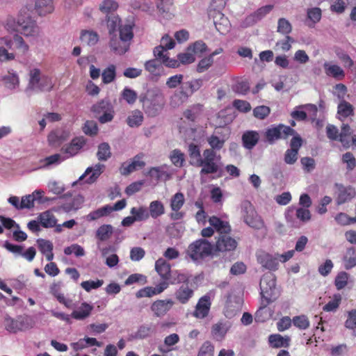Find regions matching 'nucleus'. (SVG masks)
<instances>
[{
	"label": "nucleus",
	"instance_id": "f257e3e1",
	"mask_svg": "<svg viewBox=\"0 0 356 356\" xmlns=\"http://www.w3.org/2000/svg\"><path fill=\"white\" fill-rule=\"evenodd\" d=\"M190 158V164L195 167H201V175L214 174L219 170L218 165L215 162L216 152L211 149H206L201 156L200 149L197 145L190 143L188 147Z\"/></svg>",
	"mask_w": 356,
	"mask_h": 356
},
{
	"label": "nucleus",
	"instance_id": "f03ea898",
	"mask_svg": "<svg viewBox=\"0 0 356 356\" xmlns=\"http://www.w3.org/2000/svg\"><path fill=\"white\" fill-rule=\"evenodd\" d=\"M109 33L111 49L118 55L125 54L129 49L130 42L134 36L132 26L129 24L121 26L119 29V36L114 31H110Z\"/></svg>",
	"mask_w": 356,
	"mask_h": 356
},
{
	"label": "nucleus",
	"instance_id": "7ed1b4c3",
	"mask_svg": "<svg viewBox=\"0 0 356 356\" xmlns=\"http://www.w3.org/2000/svg\"><path fill=\"white\" fill-rule=\"evenodd\" d=\"M29 76V82L24 89V92L29 97L34 93L50 91L54 87L52 79L49 76H42L38 68L31 69Z\"/></svg>",
	"mask_w": 356,
	"mask_h": 356
},
{
	"label": "nucleus",
	"instance_id": "20e7f679",
	"mask_svg": "<svg viewBox=\"0 0 356 356\" xmlns=\"http://www.w3.org/2000/svg\"><path fill=\"white\" fill-rule=\"evenodd\" d=\"M140 101L143 104L145 112L149 116H156L163 108L165 104V97L159 89H154L149 92L148 96H141Z\"/></svg>",
	"mask_w": 356,
	"mask_h": 356
},
{
	"label": "nucleus",
	"instance_id": "39448f33",
	"mask_svg": "<svg viewBox=\"0 0 356 356\" xmlns=\"http://www.w3.org/2000/svg\"><path fill=\"white\" fill-rule=\"evenodd\" d=\"M212 251V244L204 238H200L188 245L186 253L193 261H200L211 255Z\"/></svg>",
	"mask_w": 356,
	"mask_h": 356
},
{
	"label": "nucleus",
	"instance_id": "423d86ee",
	"mask_svg": "<svg viewBox=\"0 0 356 356\" xmlns=\"http://www.w3.org/2000/svg\"><path fill=\"white\" fill-rule=\"evenodd\" d=\"M175 42L168 35H165L161 40V44L154 49V55L156 58H160L163 64L168 67H177L179 66L177 60L170 58L168 56L167 51L174 48Z\"/></svg>",
	"mask_w": 356,
	"mask_h": 356
},
{
	"label": "nucleus",
	"instance_id": "0eeeda50",
	"mask_svg": "<svg viewBox=\"0 0 356 356\" xmlns=\"http://www.w3.org/2000/svg\"><path fill=\"white\" fill-rule=\"evenodd\" d=\"M260 290L262 298L267 304L270 303L277 298V294L275 288V277L271 273L263 275L260 281Z\"/></svg>",
	"mask_w": 356,
	"mask_h": 356
},
{
	"label": "nucleus",
	"instance_id": "6e6552de",
	"mask_svg": "<svg viewBox=\"0 0 356 356\" xmlns=\"http://www.w3.org/2000/svg\"><path fill=\"white\" fill-rule=\"evenodd\" d=\"M296 134V131L290 127L280 124L266 129L265 137L268 143L273 144L277 140L286 139L288 137L291 136L293 137Z\"/></svg>",
	"mask_w": 356,
	"mask_h": 356
},
{
	"label": "nucleus",
	"instance_id": "1a4fd4ad",
	"mask_svg": "<svg viewBox=\"0 0 356 356\" xmlns=\"http://www.w3.org/2000/svg\"><path fill=\"white\" fill-rule=\"evenodd\" d=\"M242 216L244 222L250 227L260 229L264 226V221L258 216L254 207L250 202H244L242 204Z\"/></svg>",
	"mask_w": 356,
	"mask_h": 356
},
{
	"label": "nucleus",
	"instance_id": "9d476101",
	"mask_svg": "<svg viewBox=\"0 0 356 356\" xmlns=\"http://www.w3.org/2000/svg\"><path fill=\"white\" fill-rule=\"evenodd\" d=\"M17 24L21 29L22 33L25 36L38 37L40 35V28L36 22L30 16L20 15L18 17Z\"/></svg>",
	"mask_w": 356,
	"mask_h": 356
},
{
	"label": "nucleus",
	"instance_id": "9b49d317",
	"mask_svg": "<svg viewBox=\"0 0 356 356\" xmlns=\"http://www.w3.org/2000/svg\"><path fill=\"white\" fill-rule=\"evenodd\" d=\"M302 138L298 135L294 136L290 143V149H288L284 154V162L287 164L292 165L298 159V151L302 146Z\"/></svg>",
	"mask_w": 356,
	"mask_h": 356
},
{
	"label": "nucleus",
	"instance_id": "f8f14e48",
	"mask_svg": "<svg viewBox=\"0 0 356 356\" xmlns=\"http://www.w3.org/2000/svg\"><path fill=\"white\" fill-rule=\"evenodd\" d=\"M257 259L262 267L270 270H276L278 268V258L275 254H270L264 251H259L257 253Z\"/></svg>",
	"mask_w": 356,
	"mask_h": 356
},
{
	"label": "nucleus",
	"instance_id": "ddd939ff",
	"mask_svg": "<svg viewBox=\"0 0 356 356\" xmlns=\"http://www.w3.org/2000/svg\"><path fill=\"white\" fill-rule=\"evenodd\" d=\"M237 241L229 235H220L216 242V250L221 252L234 251L237 247Z\"/></svg>",
	"mask_w": 356,
	"mask_h": 356
},
{
	"label": "nucleus",
	"instance_id": "4468645a",
	"mask_svg": "<svg viewBox=\"0 0 356 356\" xmlns=\"http://www.w3.org/2000/svg\"><path fill=\"white\" fill-rule=\"evenodd\" d=\"M337 204L350 201L356 195L355 190L351 186H345L341 184H335Z\"/></svg>",
	"mask_w": 356,
	"mask_h": 356
},
{
	"label": "nucleus",
	"instance_id": "2eb2a0df",
	"mask_svg": "<svg viewBox=\"0 0 356 356\" xmlns=\"http://www.w3.org/2000/svg\"><path fill=\"white\" fill-rule=\"evenodd\" d=\"M229 138L228 131L226 133L223 131H216L212 135L207 139L210 149L213 151L221 149Z\"/></svg>",
	"mask_w": 356,
	"mask_h": 356
},
{
	"label": "nucleus",
	"instance_id": "dca6fc26",
	"mask_svg": "<svg viewBox=\"0 0 356 356\" xmlns=\"http://www.w3.org/2000/svg\"><path fill=\"white\" fill-rule=\"evenodd\" d=\"M174 304L172 299L157 300L152 304L150 309L155 316L162 317L172 309Z\"/></svg>",
	"mask_w": 356,
	"mask_h": 356
},
{
	"label": "nucleus",
	"instance_id": "f3484780",
	"mask_svg": "<svg viewBox=\"0 0 356 356\" xmlns=\"http://www.w3.org/2000/svg\"><path fill=\"white\" fill-rule=\"evenodd\" d=\"M211 305L209 296L205 295L198 300L195 309L193 312V316L197 318H204L209 314Z\"/></svg>",
	"mask_w": 356,
	"mask_h": 356
},
{
	"label": "nucleus",
	"instance_id": "a211bd4d",
	"mask_svg": "<svg viewBox=\"0 0 356 356\" xmlns=\"http://www.w3.org/2000/svg\"><path fill=\"white\" fill-rule=\"evenodd\" d=\"M231 327V323L228 321H218L214 323L211 329V334L216 341H222Z\"/></svg>",
	"mask_w": 356,
	"mask_h": 356
},
{
	"label": "nucleus",
	"instance_id": "6ab92c4d",
	"mask_svg": "<svg viewBox=\"0 0 356 356\" xmlns=\"http://www.w3.org/2000/svg\"><path fill=\"white\" fill-rule=\"evenodd\" d=\"M1 81L4 87L10 90H17L20 85L19 76L13 70H8L7 74L1 77Z\"/></svg>",
	"mask_w": 356,
	"mask_h": 356
},
{
	"label": "nucleus",
	"instance_id": "aec40b11",
	"mask_svg": "<svg viewBox=\"0 0 356 356\" xmlns=\"http://www.w3.org/2000/svg\"><path fill=\"white\" fill-rule=\"evenodd\" d=\"M84 145L85 140L83 138H75L69 145L63 147L61 151L67 155L65 159L72 157L77 154Z\"/></svg>",
	"mask_w": 356,
	"mask_h": 356
},
{
	"label": "nucleus",
	"instance_id": "412c9836",
	"mask_svg": "<svg viewBox=\"0 0 356 356\" xmlns=\"http://www.w3.org/2000/svg\"><path fill=\"white\" fill-rule=\"evenodd\" d=\"M142 156L136 155L129 163H123L120 168V173L122 175H128L134 171L143 168L145 163L141 160Z\"/></svg>",
	"mask_w": 356,
	"mask_h": 356
},
{
	"label": "nucleus",
	"instance_id": "4be33fe9",
	"mask_svg": "<svg viewBox=\"0 0 356 356\" xmlns=\"http://www.w3.org/2000/svg\"><path fill=\"white\" fill-rule=\"evenodd\" d=\"M70 137V133L65 130H56L50 133L48 136V141L50 145L54 147L60 146Z\"/></svg>",
	"mask_w": 356,
	"mask_h": 356
},
{
	"label": "nucleus",
	"instance_id": "5701e85b",
	"mask_svg": "<svg viewBox=\"0 0 356 356\" xmlns=\"http://www.w3.org/2000/svg\"><path fill=\"white\" fill-rule=\"evenodd\" d=\"M92 310L93 306L84 302H82L76 309L72 312L71 317L78 321H82L88 318Z\"/></svg>",
	"mask_w": 356,
	"mask_h": 356
},
{
	"label": "nucleus",
	"instance_id": "b1692460",
	"mask_svg": "<svg viewBox=\"0 0 356 356\" xmlns=\"http://www.w3.org/2000/svg\"><path fill=\"white\" fill-rule=\"evenodd\" d=\"M34 8L40 16H45L54 10L53 0H35Z\"/></svg>",
	"mask_w": 356,
	"mask_h": 356
},
{
	"label": "nucleus",
	"instance_id": "393cba45",
	"mask_svg": "<svg viewBox=\"0 0 356 356\" xmlns=\"http://www.w3.org/2000/svg\"><path fill=\"white\" fill-rule=\"evenodd\" d=\"M213 23L216 30L221 34L227 33L230 28V23L227 17L222 13L217 12L213 17Z\"/></svg>",
	"mask_w": 356,
	"mask_h": 356
},
{
	"label": "nucleus",
	"instance_id": "a878e982",
	"mask_svg": "<svg viewBox=\"0 0 356 356\" xmlns=\"http://www.w3.org/2000/svg\"><path fill=\"white\" fill-rule=\"evenodd\" d=\"M170 264L163 258H159L156 261L155 270L163 280H168L170 279Z\"/></svg>",
	"mask_w": 356,
	"mask_h": 356
},
{
	"label": "nucleus",
	"instance_id": "bb28decb",
	"mask_svg": "<svg viewBox=\"0 0 356 356\" xmlns=\"http://www.w3.org/2000/svg\"><path fill=\"white\" fill-rule=\"evenodd\" d=\"M193 290L187 284L181 285L175 293V298L181 304H186L193 296Z\"/></svg>",
	"mask_w": 356,
	"mask_h": 356
},
{
	"label": "nucleus",
	"instance_id": "cd10ccee",
	"mask_svg": "<svg viewBox=\"0 0 356 356\" xmlns=\"http://www.w3.org/2000/svg\"><path fill=\"white\" fill-rule=\"evenodd\" d=\"M156 332V325L152 323L143 324L140 325L134 333V338L136 339H144L150 337Z\"/></svg>",
	"mask_w": 356,
	"mask_h": 356
},
{
	"label": "nucleus",
	"instance_id": "c85d7f7f",
	"mask_svg": "<svg viewBox=\"0 0 356 356\" xmlns=\"http://www.w3.org/2000/svg\"><path fill=\"white\" fill-rule=\"evenodd\" d=\"M104 168V165L100 163L96 164L94 167H88L85 173L80 177L79 179H82L83 177L90 175L86 182L89 184L93 183L102 173Z\"/></svg>",
	"mask_w": 356,
	"mask_h": 356
},
{
	"label": "nucleus",
	"instance_id": "c756f323",
	"mask_svg": "<svg viewBox=\"0 0 356 356\" xmlns=\"http://www.w3.org/2000/svg\"><path fill=\"white\" fill-rule=\"evenodd\" d=\"M259 139V133L256 131H245L242 136L243 146L248 149H252L258 143Z\"/></svg>",
	"mask_w": 356,
	"mask_h": 356
},
{
	"label": "nucleus",
	"instance_id": "7c9ffc66",
	"mask_svg": "<svg viewBox=\"0 0 356 356\" xmlns=\"http://www.w3.org/2000/svg\"><path fill=\"white\" fill-rule=\"evenodd\" d=\"M190 94L188 92L180 87L179 91H176L170 97V104L172 107L176 108L186 102Z\"/></svg>",
	"mask_w": 356,
	"mask_h": 356
},
{
	"label": "nucleus",
	"instance_id": "2f4dec72",
	"mask_svg": "<svg viewBox=\"0 0 356 356\" xmlns=\"http://www.w3.org/2000/svg\"><path fill=\"white\" fill-rule=\"evenodd\" d=\"M209 224L213 227L220 234H227L230 232L231 227L227 222L221 220L216 216H212L209 219Z\"/></svg>",
	"mask_w": 356,
	"mask_h": 356
},
{
	"label": "nucleus",
	"instance_id": "473e14b6",
	"mask_svg": "<svg viewBox=\"0 0 356 356\" xmlns=\"http://www.w3.org/2000/svg\"><path fill=\"white\" fill-rule=\"evenodd\" d=\"M353 112L354 108L350 103L346 100H341L339 102L337 106V115L339 120H343V119L353 115Z\"/></svg>",
	"mask_w": 356,
	"mask_h": 356
},
{
	"label": "nucleus",
	"instance_id": "72a5a7b5",
	"mask_svg": "<svg viewBox=\"0 0 356 356\" xmlns=\"http://www.w3.org/2000/svg\"><path fill=\"white\" fill-rule=\"evenodd\" d=\"M37 243L39 248L40 251L45 255L46 259L51 261L54 259L53 254V244L51 241L44 240L42 238H39L37 240Z\"/></svg>",
	"mask_w": 356,
	"mask_h": 356
},
{
	"label": "nucleus",
	"instance_id": "f704fd0d",
	"mask_svg": "<svg viewBox=\"0 0 356 356\" xmlns=\"http://www.w3.org/2000/svg\"><path fill=\"white\" fill-rule=\"evenodd\" d=\"M38 220L40 224L45 228L54 227L56 225L57 220L54 215L49 211H46L41 213Z\"/></svg>",
	"mask_w": 356,
	"mask_h": 356
},
{
	"label": "nucleus",
	"instance_id": "c9c22d12",
	"mask_svg": "<svg viewBox=\"0 0 356 356\" xmlns=\"http://www.w3.org/2000/svg\"><path fill=\"white\" fill-rule=\"evenodd\" d=\"M323 67L327 76H332L337 79H341L345 76L343 69L337 65L325 63Z\"/></svg>",
	"mask_w": 356,
	"mask_h": 356
},
{
	"label": "nucleus",
	"instance_id": "e433bc0d",
	"mask_svg": "<svg viewBox=\"0 0 356 356\" xmlns=\"http://www.w3.org/2000/svg\"><path fill=\"white\" fill-rule=\"evenodd\" d=\"M268 304L262 302L261 306L255 314V321L257 322H265L270 319L273 316V311L267 307Z\"/></svg>",
	"mask_w": 356,
	"mask_h": 356
},
{
	"label": "nucleus",
	"instance_id": "4c0bfd02",
	"mask_svg": "<svg viewBox=\"0 0 356 356\" xmlns=\"http://www.w3.org/2000/svg\"><path fill=\"white\" fill-rule=\"evenodd\" d=\"M80 39L81 42L87 45H95L99 40L98 34L91 30H83L81 33Z\"/></svg>",
	"mask_w": 356,
	"mask_h": 356
},
{
	"label": "nucleus",
	"instance_id": "58836bf2",
	"mask_svg": "<svg viewBox=\"0 0 356 356\" xmlns=\"http://www.w3.org/2000/svg\"><path fill=\"white\" fill-rule=\"evenodd\" d=\"M166 165L151 168L149 170V175L156 180L164 179L168 180L170 178V175L166 171Z\"/></svg>",
	"mask_w": 356,
	"mask_h": 356
},
{
	"label": "nucleus",
	"instance_id": "ea45409f",
	"mask_svg": "<svg viewBox=\"0 0 356 356\" xmlns=\"http://www.w3.org/2000/svg\"><path fill=\"white\" fill-rule=\"evenodd\" d=\"M143 115L139 110L132 111L127 118V123L130 127H138L142 124Z\"/></svg>",
	"mask_w": 356,
	"mask_h": 356
},
{
	"label": "nucleus",
	"instance_id": "a19ab883",
	"mask_svg": "<svg viewBox=\"0 0 356 356\" xmlns=\"http://www.w3.org/2000/svg\"><path fill=\"white\" fill-rule=\"evenodd\" d=\"M149 214L152 218L156 219L165 213L163 204L159 200H154L150 202L149 206Z\"/></svg>",
	"mask_w": 356,
	"mask_h": 356
},
{
	"label": "nucleus",
	"instance_id": "79ce46f5",
	"mask_svg": "<svg viewBox=\"0 0 356 356\" xmlns=\"http://www.w3.org/2000/svg\"><path fill=\"white\" fill-rule=\"evenodd\" d=\"M113 211L112 207L106 205L102 208H99L94 211L90 212L86 218L89 221L97 220L103 216H106Z\"/></svg>",
	"mask_w": 356,
	"mask_h": 356
},
{
	"label": "nucleus",
	"instance_id": "37998d69",
	"mask_svg": "<svg viewBox=\"0 0 356 356\" xmlns=\"http://www.w3.org/2000/svg\"><path fill=\"white\" fill-rule=\"evenodd\" d=\"M161 63H163L162 60L160 58H156V59L147 61L145 63V67L152 74L159 76L162 68Z\"/></svg>",
	"mask_w": 356,
	"mask_h": 356
},
{
	"label": "nucleus",
	"instance_id": "c03bdc74",
	"mask_svg": "<svg viewBox=\"0 0 356 356\" xmlns=\"http://www.w3.org/2000/svg\"><path fill=\"white\" fill-rule=\"evenodd\" d=\"M65 157H63L60 154H55L40 160L41 165L40 168H47L53 165H58L64 161Z\"/></svg>",
	"mask_w": 356,
	"mask_h": 356
},
{
	"label": "nucleus",
	"instance_id": "a18cd8bd",
	"mask_svg": "<svg viewBox=\"0 0 356 356\" xmlns=\"http://www.w3.org/2000/svg\"><path fill=\"white\" fill-rule=\"evenodd\" d=\"M269 343L274 348L288 347L290 339L283 337L280 334H271L268 338Z\"/></svg>",
	"mask_w": 356,
	"mask_h": 356
},
{
	"label": "nucleus",
	"instance_id": "49530a36",
	"mask_svg": "<svg viewBox=\"0 0 356 356\" xmlns=\"http://www.w3.org/2000/svg\"><path fill=\"white\" fill-rule=\"evenodd\" d=\"M174 165L178 168L184 166L185 163V154L179 149H173L169 156Z\"/></svg>",
	"mask_w": 356,
	"mask_h": 356
},
{
	"label": "nucleus",
	"instance_id": "de8ad7c7",
	"mask_svg": "<svg viewBox=\"0 0 356 356\" xmlns=\"http://www.w3.org/2000/svg\"><path fill=\"white\" fill-rule=\"evenodd\" d=\"M130 213L136 221L146 220L149 217L147 209L144 207H133L130 211Z\"/></svg>",
	"mask_w": 356,
	"mask_h": 356
},
{
	"label": "nucleus",
	"instance_id": "09e8293b",
	"mask_svg": "<svg viewBox=\"0 0 356 356\" xmlns=\"http://www.w3.org/2000/svg\"><path fill=\"white\" fill-rule=\"evenodd\" d=\"M97 156L99 161H106L111 156V147L108 143H102L98 146Z\"/></svg>",
	"mask_w": 356,
	"mask_h": 356
},
{
	"label": "nucleus",
	"instance_id": "8fccbe9b",
	"mask_svg": "<svg viewBox=\"0 0 356 356\" xmlns=\"http://www.w3.org/2000/svg\"><path fill=\"white\" fill-rule=\"evenodd\" d=\"M185 198L182 193H175L170 200V208L172 211H178L183 207Z\"/></svg>",
	"mask_w": 356,
	"mask_h": 356
},
{
	"label": "nucleus",
	"instance_id": "3c124183",
	"mask_svg": "<svg viewBox=\"0 0 356 356\" xmlns=\"http://www.w3.org/2000/svg\"><path fill=\"white\" fill-rule=\"evenodd\" d=\"M344 266L346 269H350L356 266V250L353 248L347 250L344 256Z\"/></svg>",
	"mask_w": 356,
	"mask_h": 356
},
{
	"label": "nucleus",
	"instance_id": "603ef678",
	"mask_svg": "<svg viewBox=\"0 0 356 356\" xmlns=\"http://www.w3.org/2000/svg\"><path fill=\"white\" fill-rule=\"evenodd\" d=\"M113 234V227L110 225H104L99 227L96 232V236L101 241L108 240Z\"/></svg>",
	"mask_w": 356,
	"mask_h": 356
},
{
	"label": "nucleus",
	"instance_id": "864d4df0",
	"mask_svg": "<svg viewBox=\"0 0 356 356\" xmlns=\"http://www.w3.org/2000/svg\"><path fill=\"white\" fill-rule=\"evenodd\" d=\"M351 130L350 127L348 124H343L341 127V131L339 134V141L341 143L342 145L345 147H348L350 146V136H351Z\"/></svg>",
	"mask_w": 356,
	"mask_h": 356
},
{
	"label": "nucleus",
	"instance_id": "5fc2aeb1",
	"mask_svg": "<svg viewBox=\"0 0 356 356\" xmlns=\"http://www.w3.org/2000/svg\"><path fill=\"white\" fill-rule=\"evenodd\" d=\"M13 42L16 48L18 49L19 53L22 55H25L29 50V45L25 42L22 36L16 34L13 36Z\"/></svg>",
	"mask_w": 356,
	"mask_h": 356
},
{
	"label": "nucleus",
	"instance_id": "6e6d98bb",
	"mask_svg": "<svg viewBox=\"0 0 356 356\" xmlns=\"http://www.w3.org/2000/svg\"><path fill=\"white\" fill-rule=\"evenodd\" d=\"M113 106L108 100L102 99L92 107V111L96 113H104L107 111H111Z\"/></svg>",
	"mask_w": 356,
	"mask_h": 356
},
{
	"label": "nucleus",
	"instance_id": "4d7b16f0",
	"mask_svg": "<svg viewBox=\"0 0 356 356\" xmlns=\"http://www.w3.org/2000/svg\"><path fill=\"white\" fill-rule=\"evenodd\" d=\"M118 3L115 0H104L99 5V10L105 14L114 12L118 9Z\"/></svg>",
	"mask_w": 356,
	"mask_h": 356
},
{
	"label": "nucleus",
	"instance_id": "13d9d810",
	"mask_svg": "<svg viewBox=\"0 0 356 356\" xmlns=\"http://www.w3.org/2000/svg\"><path fill=\"white\" fill-rule=\"evenodd\" d=\"M273 8L272 5H266L257 9L251 16L252 20L257 22L264 18L267 14H268Z\"/></svg>",
	"mask_w": 356,
	"mask_h": 356
},
{
	"label": "nucleus",
	"instance_id": "bf43d9fd",
	"mask_svg": "<svg viewBox=\"0 0 356 356\" xmlns=\"http://www.w3.org/2000/svg\"><path fill=\"white\" fill-rule=\"evenodd\" d=\"M202 86V81L200 79H195L191 81L184 83L181 88L188 92L190 96L195 91H197Z\"/></svg>",
	"mask_w": 356,
	"mask_h": 356
},
{
	"label": "nucleus",
	"instance_id": "052dcab7",
	"mask_svg": "<svg viewBox=\"0 0 356 356\" xmlns=\"http://www.w3.org/2000/svg\"><path fill=\"white\" fill-rule=\"evenodd\" d=\"M292 31V26L289 20L280 18L277 22V32L288 35Z\"/></svg>",
	"mask_w": 356,
	"mask_h": 356
},
{
	"label": "nucleus",
	"instance_id": "680f3d73",
	"mask_svg": "<svg viewBox=\"0 0 356 356\" xmlns=\"http://www.w3.org/2000/svg\"><path fill=\"white\" fill-rule=\"evenodd\" d=\"M341 161L343 164H346V169L348 171H352L356 167V159L350 152L343 154L341 156Z\"/></svg>",
	"mask_w": 356,
	"mask_h": 356
},
{
	"label": "nucleus",
	"instance_id": "e2e57ef3",
	"mask_svg": "<svg viewBox=\"0 0 356 356\" xmlns=\"http://www.w3.org/2000/svg\"><path fill=\"white\" fill-rule=\"evenodd\" d=\"M102 76L104 83L107 84L112 82L115 77V67L111 65L103 71Z\"/></svg>",
	"mask_w": 356,
	"mask_h": 356
},
{
	"label": "nucleus",
	"instance_id": "0e129e2a",
	"mask_svg": "<svg viewBox=\"0 0 356 356\" xmlns=\"http://www.w3.org/2000/svg\"><path fill=\"white\" fill-rule=\"evenodd\" d=\"M292 321L293 325L300 330L307 329L310 324L308 318L305 315L295 316Z\"/></svg>",
	"mask_w": 356,
	"mask_h": 356
},
{
	"label": "nucleus",
	"instance_id": "69168bd1",
	"mask_svg": "<svg viewBox=\"0 0 356 356\" xmlns=\"http://www.w3.org/2000/svg\"><path fill=\"white\" fill-rule=\"evenodd\" d=\"M207 48L206 44L201 40L196 41L188 47V49L193 53L194 56L197 55L198 56H200L202 54L205 52Z\"/></svg>",
	"mask_w": 356,
	"mask_h": 356
},
{
	"label": "nucleus",
	"instance_id": "338daca9",
	"mask_svg": "<svg viewBox=\"0 0 356 356\" xmlns=\"http://www.w3.org/2000/svg\"><path fill=\"white\" fill-rule=\"evenodd\" d=\"M104 284L102 280H88L81 283V286L87 292H90L92 289H97L101 287Z\"/></svg>",
	"mask_w": 356,
	"mask_h": 356
},
{
	"label": "nucleus",
	"instance_id": "774afa93",
	"mask_svg": "<svg viewBox=\"0 0 356 356\" xmlns=\"http://www.w3.org/2000/svg\"><path fill=\"white\" fill-rule=\"evenodd\" d=\"M270 113V108L266 106H259L253 109V115L259 120L265 119Z\"/></svg>",
	"mask_w": 356,
	"mask_h": 356
}]
</instances>
